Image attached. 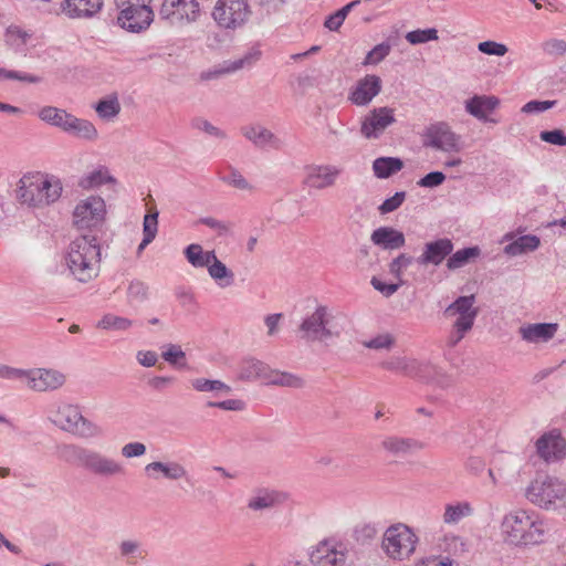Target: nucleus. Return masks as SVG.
I'll return each mask as SVG.
<instances>
[{"instance_id": "2f4dec72", "label": "nucleus", "mask_w": 566, "mask_h": 566, "mask_svg": "<svg viewBox=\"0 0 566 566\" xmlns=\"http://www.w3.org/2000/svg\"><path fill=\"white\" fill-rule=\"evenodd\" d=\"M382 448L394 455H405L421 449L422 443L411 438L388 437L382 441Z\"/></svg>"}, {"instance_id": "37998d69", "label": "nucleus", "mask_w": 566, "mask_h": 566, "mask_svg": "<svg viewBox=\"0 0 566 566\" xmlns=\"http://www.w3.org/2000/svg\"><path fill=\"white\" fill-rule=\"evenodd\" d=\"M30 39V34L18 25H9L4 32V41L7 45L14 52L20 53Z\"/></svg>"}, {"instance_id": "9b49d317", "label": "nucleus", "mask_w": 566, "mask_h": 566, "mask_svg": "<svg viewBox=\"0 0 566 566\" xmlns=\"http://www.w3.org/2000/svg\"><path fill=\"white\" fill-rule=\"evenodd\" d=\"M251 15L248 0H218L212 18L222 29L235 30L243 27Z\"/></svg>"}, {"instance_id": "338daca9", "label": "nucleus", "mask_w": 566, "mask_h": 566, "mask_svg": "<svg viewBox=\"0 0 566 566\" xmlns=\"http://www.w3.org/2000/svg\"><path fill=\"white\" fill-rule=\"evenodd\" d=\"M446 180V175L442 171H431L420 178L417 182L422 188H436L442 185Z\"/></svg>"}, {"instance_id": "bb28decb", "label": "nucleus", "mask_w": 566, "mask_h": 566, "mask_svg": "<svg viewBox=\"0 0 566 566\" xmlns=\"http://www.w3.org/2000/svg\"><path fill=\"white\" fill-rule=\"evenodd\" d=\"M499 104L500 99L495 96L474 95L465 102V111L481 122L496 123L489 117V114L494 112Z\"/></svg>"}, {"instance_id": "72a5a7b5", "label": "nucleus", "mask_w": 566, "mask_h": 566, "mask_svg": "<svg viewBox=\"0 0 566 566\" xmlns=\"http://www.w3.org/2000/svg\"><path fill=\"white\" fill-rule=\"evenodd\" d=\"M207 270L210 277L222 289L234 283V273L218 259L217 254H214Z\"/></svg>"}, {"instance_id": "f257e3e1", "label": "nucleus", "mask_w": 566, "mask_h": 566, "mask_svg": "<svg viewBox=\"0 0 566 566\" xmlns=\"http://www.w3.org/2000/svg\"><path fill=\"white\" fill-rule=\"evenodd\" d=\"M57 453L66 463L97 478L112 479L125 474V468L118 460L94 449L64 443L57 447Z\"/></svg>"}, {"instance_id": "6ab92c4d", "label": "nucleus", "mask_w": 566, "mask_h": 566, "mask_svg": "<svg viewBox=\"0 0 566 566\" xmlns=\"http://www.w3.org/2000/svg\"><path fill=\"white\" fill-rule=\"evenodd\" d=\"M454 244L449 238H440L426 242L422 253L416 258V263L421 266H439L453 251Z\"/></svg>"}, {"instance_id": "4be33fe9", "label": "nucleus", "mask_w": 566, "mask_h": 566, "mask_svg": "<svg viewBox=\"0 0 566 566\" xmlns=\"http://www.w3.org/2000/svg\"><path fill=\"white\" fill-rule=\"evenodd\" d=\"M241 134L259 149H281L282 140L270 129L260 124H251L241 127Z\"/></svg>"}, {"instance_id": "b1692460", "label": "nucleus", "mask_w": 566, "mask_h": 566, "mask_svg": "<svg viewBox=\"0 0 566 566\" xmlns=\"http://www.w3.org/2000/svg\"><path fill=\"white\" fill-rule=\"evenodd\" d=\"M385 370L410 378H420L423 376L426 365L415 358L407 356H391L380 363Z\"/></svg>"}, {"instance_id": "6e6d98bb", "label": "nucleus", "mask_w": 566, "mask_h": 566, "mask_svg": "<svg viewBox=\"0 0 566 566\" xmlns=\"http://www.w3.org/2000/svg\"><path fill=\"white\" fill-rule=\"evenodd\" d=\"M198 222L214 230L219 237L227 235L232 229L231 222L218 220L212 217L200 218Z\"/></svg>"}, {"instance_id": "774afa93", "label": "nucleus", "mask_w": 566, "mask_h": 566, "mask_svg": "<svg viewBox=\"0 0 566 566\" xmlns=\"http://www.w3.org/2000/svg\"><path fill=\"white\" fill-rule=\"evenodd\" d=\"M556 101H537L533 99L527 102L523 107L522 112L525 114L542 113L556 105Z\"/></svg>"}, {"instance_id": "f3484780", "label": "nucleus", "mask_w": 566, "mask_h": 566, "mask_svg": "<svg viewBox=\"0 0 566 566\" xmlns=\"http://www.w3.org/2000/svg\"><path fill=\"white\" fill-rule=\"evenodd\" d=\"M474 303L473 294L459 296L448 305L443 314L447 317L458 316L453 325L459 326L460 331H471L479 312Z\"/></svg>"}, {"instance_id": "412c9836", "label": "nucleus", "mask_w": 566, "mask_h": 566, "mask_svg": "<svg viewBox=\"0 0 566 566\" xmlns=\"http://www.w3.org/2000/svg\"><path fill=\"white\" fill-rule=\"evenodd\" d=\"M381 78L375 74H367L357 81L352 88L348 99L357 106L368 105L381 92Z\"/></svg>"}, {"instance_id": "49530a36", "label": "nucleus", "mask_w": 566, "mask_h": 566, "mask_svg": "<svg viewBox=\"0 0 566 566\" xmlns=\"http://www.w3.org/2000/svg\"><path fill=\"white\" fill-rule=\"evenodd\" d=\"M98 116L103 119H112L120 112V104L116 96L103 98L94 106Z\"/></svg>"}, {"instance_id": "3c124183", "label": "nucleus", "mask_w": 566, "mask_h": 566, "mask_svg": "<svg viewBox=\"0 0 566 566\" xmlns=\"http://www.w3.org/2000/svg\"><path fill=\"white\" fill-rule=\"evenodd\" d=\"M221 181L224 184L239 189V190H251L252 186L249 184V181L244 178V176L233 167H230V172L228 176L220 177Z\"/></svg>"}, {"instance_id": "9d476101", "label": "nucleus", "mask_w": 566, "mask_h": 566, "mask_svg": "<svg viewBox=\"0 0 566 566\" xmlns=\"http://www.w3.org/2000/svg\"><path fill=\"white\" fill-rule=\"evenodd\" d=\"M158 15L168 25L180 28L197 22L201 10L197 0H163Z\"/></svg>"}, {"instance_id": "a211bd4d", "label": "nucleus", "mask_w": 566, "mask_h": 566, "mask_svg": "<svg viewBox=\"0 0 566 566\" xmlns=\"http://www.w3.org/2000/svg\"><path fill=\"white\" fill-rule=\"evenodd\" d=\"M66 377L56 369L33 368L27 370L25 382L34 391L56 390L65 384Z\"/></svg>"}, {"instance_id": "e2e57ef3", "label": "nucleus", "mask_w": 566, "mask_h": 566, "mask_svg": "<svg viewBox=\"0 0 566 566\" xmlns=\"http://www.w3.org/2000/svg\"><path fill=\"white\" fill-rule=\"evenodd\" d=\"M478 50L486 55L503 56L507 53L509 49L505 44L495 41H483L478 44Z\"/></svg>"}, {"instance_id": "a19ab883", "label": "nucleus", "mask_w": 566, "mask_h": 566, "mask_svg": "<svg viewBox=\"0 0 566 566\" xmlns=\"http://www.w3.org/2000/svg\"><path fill=\"white\" fill-rule=\"evenodd\" d=\"M158 211L156 209L149 211V213H147L145 217H144V221H143V234H144V238L142 240V242L139 243L138 248H137V254L139 255L144 249L150 244L154 239L156 238L157 235V232H158Z\"/></svg>"}, {"instance_id": "6e6552de", "label": "nucleus", "mask_w": 566, "mask_h": 566, "mask_svg": "<svg viewBox=\"0 0 566 566\" xmlns=\"http://www.w3.org/2000/svg\"><path fill=\"white\" fill-rule=\"evenodd\" d=\"M332 311L318 305L312 314L306 315L300 324L301 338L306 342H326L340 335L334 323Z\"/></svg>"}, {"instance_id": "bf43d9fd", "label": "nucleus", "mask_w": 566, "mask_h": 566, "mask_svg": "<svg viewBox=\"0 0 566 566\" xmlns=\"http://www.w3.org/2000/svg\"><path fill=\"white\" fill-rule=\"evenodd\" d=\"M395 344V338L392 335L386 333V334H379L371 339L364 342V346L366 348L370 349H390Z\"/></svg>"}, {"instance_id": "09e8293b", "label": "nucleus", "mask_w": 566, "mask_h": 566, "mask_svg": "<svg viewBox=\"0 0 566 566\" xmlns=\"http://www.w3.org/2000/svg\"><path fill=\"white\" fill-rule=\"evenodd\" d=\"M405 38L412 45L437 41L439 39L438 30L434 28L409 31Z\"/></svg>"}, {"instance_id": "0e129e2a", "label": "nucleus", "mask_w": 566, "mask_h": 566, "mask_svg": "<svg viewBox=\"0 0 566 566\" xmlns=\"http://www.w3.org/2000/svg\"><path fill=\"white\" fill-rule=\"evenodd\" d=\"M539 138L547 144L566 146V134L563 129L559 128L553 130H543L539 133Z\"/></svg>"}, {"instance_id": "e433bc0d", "label": "nucleus", "mask_w": 566, "mask_h": 566, "mask_svg": "<svg viewBox=\"0 0 566 566\" xmlns=\"http://www.w3.org/2000/svg\"><path fill=\"white\" fill-rule=\"evenodd\" d=\"M185 258L193 268H208L214 258V250L205 251L199 243H191L184 250Z\"/></svg>"}, {"instance_id": "7ed1b4c3", "label": "nucleus", "mask_w": 566, "mask_h": 566, "mask_svg": "<svg viewBox=\"0 0 566 566\" xmlns=\"http://www.w3.org/2000/svg\"><path fill=\"white\" fill-rule=\"evenodd\" d=\"M501 527L505 538L516 546L538 545L545 541V523L534 512L512 511L504 516Z\"/></svg>"}, {"instance_id": "79ce46f5", "label": "nucleus", "mask_w": 566, "mask_h": 566, "mask_svg": "<svg viewBox=\"0 0 566 566\" xmlns=\"http://www.w3.org/2000/svg\"><path fill=\"white\" fill-rule=\"evenodd\" d=\"M473 514V507L469 502H457L454 504H448L443 514V522L446 524H457L462 518L471 516Z\"/></svg>"}, {"instance_id": "8fccbe9b", "label": "nucleus", "mask_w": 566, "mask_h": 566, "mask_svg": "<svg viewBox=\"0 0 566 566\" xmlns=\"http://www.w3.org/2000/svg\"><path fill=\"white\" fill-rule=\"evenodd\" d=\"M416 262V258L407 253H400L389 263V272L401 283L403 270Z\"/></svg>"}, {"instance_id": "1a4fd4ad", "label": "nucleus", "mask_w": 566, "mask_h": 566, "mask_svg": "<svg viewBox=\"0 0 566 566\" xmlns=\"http://www.w3.org/2000/svg\"><path fill=\"white\" fill-rule=\"evenodd\" d=\"M417 543L418 537L413 531L399 523L386 530L381 546L390 558L402 560L415 553Z\"/></svg>"}, {"instance_id": "2eb2a0df", "label": "nucleus", "mask_w": 566, "mask_h": 566, "mask_svg": "<svg viewBox=\"0 0 566 566\" xmlns=\"http://www.w3.org/2000/svg\"><path fill=\"white\" fill-rule=\"evenodd\" d=\"M314 566H346V548L335 539H324L311 552Z\"/></svg>"}, {"instance_id": "393cba45", "label": "nucleus", "mask_w": 566, "mask_h": 566, "mask_svg": "<svg viewBox=\"0 0 566 566\" xmlns=\"http://www.w3.org/2000/svg\"><path fill=\"white\" fill-rule=\"evenodd\" d=\"M103 8V0H63L61 11L70 19H91Z\"/></svg>"}, {"instance_id": "5fc2aeb1", "label": "nucleus", "mask_w": 566, "mask_h": 566, "mask_svg": "<svg viewBox=\"0 0 566 566\" xmlns=\"http://www.w3.org/2000/svg\"><path fill=\"white\" fill-rule=\"evenodd\" d=\"M378 528L376 524L364 523L354 528V538L360 543H367L376 537Z\"/></svg>"}, {"instance_id": "a878e982", "label": "nucleus", "mask_w": 566, "mask_h": 566, "mask_svg": "<svg viewBox=\"0 0 566 566\" xmlns=\"http://www.w3.org/2000/svg\"><path fill=\"white\" fill-rule=\"evenodd\" d=\"M145 473L151 480H159L160 476L171 480L178 481L181 479H186L188 476V471L186 468L176 461H154L148 463L145 467Z\"/></svg>"}, {"instance_id": "c03bdc74", "label": "nucleus", "mask_w": 566, "mask_h": 566, "mask_svg": "<svg viewBox=\"0 0 566 566\" xmlns=\"http://www.w3.org/2000/svg\"><path fill=\"white\" fill-rule=\"evenodd\" d=\"M134 325V321L117 316L115 314H105L97 323V327L106 331L125 332Z\"/></svg>"}, {"instance_id": "a18cd8bd", "label": "nucleus", "mask_w": 566, "mask_h": 566, "mask_svg": "<svg viewBox=\"0 0 566 566\" xmlns=\"http://www.w3.org/2000/svg\"><path fill=\"white\" fill-rule=\"evenodd\" d=\"M191 386L195 390L200 392H224L229 394L231 391V387L226 382L218 379H206V378H195L191 380Z\"/></svg>"}, {"instance_id": "aec40b11", "label": "nucleus", "mask_w": 566, "mask_h": 566, "mask_svg": "<svg viewBox=\"0 0 566 566\" xmlns=\"http://www.w3.org/2000/svg\"><path fill=\"white\" fill-rule=\"evenodd\" d=\"M287 494L272 488H256L248 500L247 507L253 512L274 510L285 503Z\"/></svg>"}, {"instance_id": "4468645a", "label": "nucleus", "mask_w": 566, "mask_h": 566, "mask_svg": "<svg viewBox=\"0 0 566 566\" xmlns=\"http://www.w3.org/2000/svg\"><path fill=\"white\" fill-rule=\"evenodd\" d=\"M396 122L395 111L390 107H375L363 118L360 133L367 139L379 138Z\"/></svg>"}, {"instance_id": "0eeeda50", "label": "nucleus", "mask_w": 566, "mask_h": 566, "mask_svg": "<svg viewBox=\"0 0 566 566\" xmlns=\"http://www.w3.org/2000/svg\"><path fill=\"white\" fill-rule=\"evenodd\" d=\"M525 497L533 504L545 509H559L566 496V484L547 474H538L525 489Z\"/></svg>"}, {"instance_id": "58836bf2", "label": "nucleus", "mask_w": 566, "mask_h": 566, "mask_svg": "<svg viewBox=\"0 0 566 566\" xmlns=\"http://www.w3.org/2000/svg\"><path fill=\"white\" fill-rule=\"evenodd\" d=\"M265 384L289 388H302L304 380L295 374L275 370L269 367Z\"/></svg>"}, {"instance_id": "f704fd0d", "label": "nucleus", "mask_w": 566, "mask_h": 566, "mask_svg": "<svg viewBox=\"0 0 566 566\" xmlns=\"http://www.w3.org/2000/svg\"><path fill=\"white\" fill-rule=\"evenodd\" d=\"M541 244V240L535 234H525L518 237L513 242L504 247V253L511 256L535 251Z\"/></svg>"}, {"instance_id": "680f3d73", "label": "nucleus", "mask_w": 566, "mask_h": 566, "mask_svg": "<svg viewBox=\"0 0 566 566\" xmlns=\"http://www.w3.org/2000/svg\"><path fill=\"white\" fill-rule=\"evenodd\" d=\"M406 192L397 191L394 196L384 200V202L378 207V210L381 214L390 213L397 210L405 201Z\"/></svg>"}, {"instance_id": "603ef678", "label": "nucleus", "mask_w": 566, "mask_h": 566, "mask_svg": "<svg viewBox=\"0 0 566 566\" xmlns=\"http://www.w3.org/2000/svg\"><path fill=\"white\" fill-rule=\"evenodd\" d=\"M191 126L193 128L205 132L206 134L213 136L216 138H219V139L227 138V134L224 130L212 125L209 120H207L205 118H201V117L193 118L191 122Z\"/></svg>"}, {"instance_id": "69168bd1", "label": "nucleus", "mask_w": 566, "mask_h": 566, "mask_svg": "<svg viewBox=\"0 0 566 566\" xmlns=\"http://www.w3.org/2000/svg\"><path fill=\"white\" fill-rule=\"evenodd\" d=\"M27 370L28 369L15 368L8 365H0V378L25 382Z\"/></svg>"}, {"instance_id": "de8ad7c7", "label": "nucleus", "mask_w": 566, "mask_h": 566, "mask_svg": "<svg viewBox=\"0 0 566 566\" xmlns=\"http://www.w3.org/2000/svg\"><path fill=\"white\" fill-rule=\"evenodd\" d=\"M391 51L389 42L384 41L374 46L365 56L363 65H377L385 60Z\"/></svg>"}, {"instance_id": "4d7b16f0", "label": "nucleus", "mask_w": 566, "mask_h": 566, "mask_svg": "<svg viewBox=\"0 0 566 566\" xmlns=\"http://www.w3.org/2000/svg\"><path fill=\"white\" fill-rule=\"evenodd\" d=\"M415 566H460V564L449 556L431 555L421 558Z\"/></svg>"}, {"instance_id": "ea45409f", "label": "nucleus", "mask_w": 566, "mask_h": 566, "mask_svg": "<svg viewBox=\"0 0 566 566\" xmlns=\"http://www.w3.org/2000/svg\"><path fill=\"white\" fill-rule=\"evenodd\" d=\"M71 115L72 114L67 111L54 106H44L39 111V117L41 120L50 124L51 126L57 127L61 130L65 129Z\"/></svg>"}, {"instance_id": "7c9ffc66", "label": "nucleus", "mask_w": 566, "mask_h": 566, "mask_svg": "<svg viewBox=\"0 0 566 566\" xmlns=\"http://www.w3.org/2000/svg\"><path fill=\"white\" fill-rule=\"evenodd\" d=\"M63 132L87 142H95L98 138V132L92 122L78 118L73 114Z\"/></svg>"}, {"instance_id": "c85d7f7f", "label": "nucleus", "mask_w": 566, "mask_h": 566, "mask_svg": "<svg viewBox=\"0 0 566 566\" xmlns=\"http://www.w3.org/2000/svg\"><path fill=\"white\" fill-rule=\"evenodd\" d=\"M558 329L556 323H535L520 327V334L527 343L548 342Z\"/></svg>"}, {"instance_id": "c756f323", "label": "nucleus", "mask_w": 566, "mask_h": 566, "mask_svg": "<svg viewBox=\"0 0 566 566\" xmlns=\"http://www.w3.org/2000/svg\"><path fill=\"white\" fill-rule=\"evenodd\" d=\"M260 56V50L251 49L247 53H244L242 57L227 62L224 67L213 72L203 73L202 78L210 80L214 76H219L226 73H233L245 67H251L255 62L259 61Z\"/></svg>"}, {"instance_id": "20e7f679", "label": "nucleus", "mask_w": 566, "mask_h": 566, "mask_svg": "<svg viewBox=\"0 0 566 566\" xmlns=\"http://www.w3.org/2000/svg\"><path fill=\"white\" fill-rule=\"evenodd\" d=\"M62 193V184L54 176L40 172L24 175L19 181L18 198L29 207H43L55 202Z\"/></svg>"}, {"instance_id": "864d4df0", "label": "nucleus", "mask_w": 566, "mask_h": 566, "mask_svg": "<svg viewBox=\"0 0 566 566\" xmlns=\"http://www.w3.org/2000/svg\"><path fill=\"white\" fill-rule=\"evenodd\" d=\"M129 301L144 302L148 297V286L139 280H133L127 289Z\"/></svg>"}, {"instance_id": "ddd939ff", "label": "nucleus", "mask_w": 566, "mask_h": 566, "mask_svg": "<svg viewBox=\"0 0 566 566\" xmlns=\"http://www.w3.org/2000/svg\"><path fill=\"white\" fill-rule=\"evenodd\" d=\"M105 213L104 200L101 197L91 196L76 205L73 221L78 229H91L102 223Z\"/></svg>"}, {"instance_id": "473e14b6", "label": "nucleus", "mask_w": 566, "mask_h": 566, "mask_svg": "<svg viewBox=\"0 0 566 566\" xmlns=\"http://www.w3.org/2000/svg\"><path fill=\"white\" fill-rule=\"evenodd\" d=\"M269 365L255 358H245L240 365L239 377L242 380L263 379L265 381Z\"/></svg>"}, {"instance_id": "39448f33", "label": "nucleus", "mask_w": 566, "mask_h": 566, "mask_svg": "<svg viewBox=\"0 0 566 566\" xmlns=\"http://www.w3.org/2000/svg\"><path fill=\"white\" fill-rule=\"evenodd\" d=\"M49 417L61 430L82 439H92L103 434L102 428L85 418L77 406L71 403L57 405Z\"/></svg>"}, {"instance_id": "cd10ccee", "label": "nucleus", "mask_w": 566, "mask_h": 566, "mask_svg": "<svg viewBox=\"0 0 566 566\" xmlns=\"http://www.w3.org/2000/svg\"><path fill=\"white\" fill-rule=\"evenodd\" d=\"M371 242L384 250L400 249L406 243L405 234L391 227H379L370 235Z\"/></svg>"}, {"instance_id": "423d86ee", "label": "nucleus", "mask_w": 566, "mask_h": 566, "mask_svg": "<svg viewBox=\"0 0 566 566\" xmlns=\"http://www.w3.org/2000/svg\"><path fill=\"white\" fill-rule=\"evenodd\" d=\"M118 11L116 22L127 32L146 31L154 21L153 0H114Z\"/></svg>"}, {"instance_id": "c9c22d12", "label": "nucleus", "mask_w": 566, "mask_h": 566, "mask_svg": "<svg viewBox=\"0 0 566 566\" xmlns=\"http://www.w3.org/2000/svg\"><path fill=\"white\" fill-rule=\"evenodd\" d=\"M403 168V161L398 157H379L373 163L374 175L387 179Z\"/></svg>"}, {"instance_id": "f03ea898", "label": "nucleus", "mask_w": 566, "mask_h": 566, "mask_svg": "<svg viewBox=\"0 0 566 566\" xmlns=\"http://www.w3.org/2000/svg\"><path fill=\"white\" fill-rule=\"evenodd\" d=\"M64 264L70 274L82 283L95 279L99 272L101 247L95 235L83 234L69 244Z\"/></svg>"}, {"instance_id": "13d9d810", "label": "nucleus", "mask_w": 566, "mask_h": 566, "mask_svg": "<svg viewBox=\"0 0 566 566\" xmlns=\"http://www.w3.org/2000/svg\"><path fill=\"white\" fill-rule=\"evenodd\" d=\"M0 77L6 80L27 82L30 84H38L41 82V77L38 75L6 69H0Z\"/></svg>"}, {"instance_id": "4c0bfd02", "label": "nucleus", "mask_w": 566, "mask_h": 566, "mask_svg": "<svg viewBox=\"0 0 566 566\" xmlns=\"http://www.w3.org/2000/svg\"><path fill=\"white\" fill-rule=\"evenodd\" d=\"M481 249L478 245L460 249L452 253L447 259V268L450 271H455L468 265L472 260L480 256Z\"/></svg>"}, {"instance_id": "dca6fc26", "label": "nucleus", "mask_w": 566, "mask_h": 566, "mask_svg": "<svg viewBox=\"0 0 566 566\" xmlns=\"http://www.w3.org/2000/svg\"><path fill=\"white\" fill-rule=\"evenodd\" d=\"M535 447L537 455L547 463L560 461L566 457V440L558 429L544 432Z\"/></svg>"}, {"instance_id": "f8f14e48", "label": "nucleus", "mask_w": 566, "mask_h": 566, "mask_svg": "<svg viewBox=\"0 0 566 566\" xmlns=\"http://www.w3.org/2000/svg\"><path fill=\"white\" fill-rule=\"evenodd\" d=\"M424 147L433 148L444 153L460 150V137L451 129L446 122H436L428 125L422 133Z\"/></svg>"}, {"instance_id": "5701e85b", "label": "nucleus", "mask_w": 566, "mask_h": 566, "mask_svg": "<svg viewBox=\"0 0 566 566\" xmlns=\"http://www.w3.org/2000/svg\"><path fill=\"white\" fill-rule=\"evenodd\" d=\"M342 169L333 165H315L307 167L305 184L314 189L323 190L335 185Z\"/></svg>"}, {"instance_id": "052dcab7", "label": "nucleus", "mask_w": 566, "mask_h": 566, "mask_svg": "<svg viewBox=\"0 0 566 566\" xmlns=\"http://www.w3.org/2000/svg\"><path fill=\"white\" fill-rule=\"evenodd\" d=\"M166 349L161 353V357L165 361L172 366H177L180 359L186 358L185 352L179 345L167 344L164 346Z\"/></svg>"}]
</instances>
